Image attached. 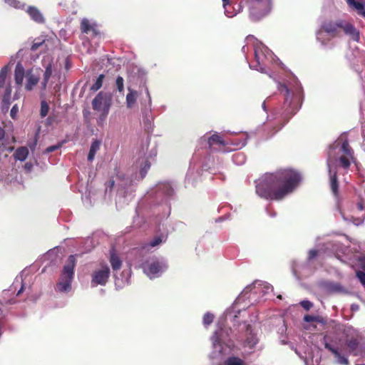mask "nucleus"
Segmentation results:
<instances>
[{
	"instance_id": "72a5a7b5",
	"label": "nucleus",
	"mask_w": 365,
	"mask_h": 365,
	"mask_svg": "<svg viewBox=\"0 0 365 365\" xmlns=\"http://www.w3.org/2000/svg\"><path fill=\"white\" fill-rule=\"evenodd\" d=\"M304 320L307 322H319L320 324H324L325 321L324 319L319 316H313V315H305L304 317Z\"/></svg>"
},
{
	"instance_id": "b1692460",
	"label": "nucleus",
	"mask_w": 365,
	"mask_h": 365,
	"mask_svg": "<svg viewBox=\"0 0 365 365\" xmlns=\"http://www.w3.org/2000/svg\"><path fill=\"white\" fill-rule=\"evenodd\" d=\"M128 93L126 95V104L127 107L130 108H132L134 104L136 103L137 98H138V92L131 88H128Z\"/></svg>"
},
{
	"instance_id": "de8ad7c7",
	"label": "nucleus",
	"mask_w": 365,
	"mask_h": 365,
	"mask_svg": "<svg viewBox=\"0 0 365 365\" xmlns=\"http://www.w3.org/2000/svg\"><path fill=\"white\" fill-rule=\"evenodd\" d=\"M318 250H311L309 252V259L311 260L314 259L318 255Z\"/></svg>"
},
{
	"instance_id": "f03ea898",
	"label": "nucleus",
	"mask_w": 365,
	"mask_h": 365,
	"mask_svg": "<svg viewBox=\"0 0 365 365\" xmlns=\"http://www.w3.org/2000/svg\"><path fill=\"white\" fill-rule=\"evenodd\" d=\"M279 90L284 93L285 98L282 113V120L277 122H268L264 125L266 137L271 138L279 132L289 119L299 110L302 103V91L301 88L290 90L285 84H280Z\"/></svg>"
},
{
	"instance_id": "aec40b11",
	"label": "nucleus",
	"mask_w": 365,
	"mask_h": 365,
	"mask_svg": "<svg viewBox=\"0 0 365 365\" xmlns=\"http://www.w3.org/2000/svg\"><path fill=\"white\" fill-rule=\"evenodd\" d=\"M81 30L82 33L89 34L92 32L93 36H97L98 34V31L96 28L95 24H91L88 19H83L81 22Z\"/></svg>"
},
{
	"instance_id": "37998d69",
	"label": "nucleus",
	"mask_w": 365,
	"mask_h": 365,
	"mask_svg": "<svg viewBox=\"0 0 365 365\" xmlns=\"http://www.w3.org/2000/svg\"><path fill=\"white\" fill-rule=\"evenodd\" d=\"M61 146H62V143H58L57 145L48 146V148H46L44 153H49L53 152L56 150L60 149L61 148Z\"/></svg>"
},
{
	"instance_id": "6ab92c4d",
	"label": "nucleus",
	"mask_w": 365,
	"mask_h": 365,
	"mask_svg": "<svg viewBox=\"0 0 365 365\" xmlns=\"http://www.w3.org/2000/svg\"><path fill=\"white\" fill-rule=\"evenodd\" d=\"M341 29H343L346 34L351 36L354 41L359 40V33L351 24L341 20Z\"/></svg>"
},
{
	"instance_id": "473e14b6",
	"label": "nucleus",
	"mask_w": 365,
	"mask_h": 365,
	"mask_svg": "<svg viewBox=\"0 0 365 365\" xmlns=\"http://www.w3.org/2000/svg\"><path fill=\"white\" fill-rule=\"evenodd\" d=\"M104 78L105 76L103 74H100L96 82L91 86V90L93 91H97L99 90L102 87Z\"/></svg>"
},
{
	"instance_id": "13d9d810",
	"label": "nucleus",
	"mask_w": 365,
	"mask_h": 365,
	"mask_svg": "<svg viewBox=\"0 0 365 365\" xmlns=\"http://www.w3.org/2000/svg\"><path fill=\"white\" fill-rule=\"evenodd\" d=\"M106 118H103L102 116V113L100 115V117H99V120H101V121H103Z\"/></svg>"
},
{
	"instance_id": "5fc2aeb1",
	"label": "nucleus",
	"mask_w": 365,
	"mask_h": 365,
	"mask_svg": "<svg viewBox=\"0 0 365 365\" xmlns=\"http://www.w3.org/2000/svg\"><path fill=\"white\" fill-rule=\"evenodd\" d=\"M223 2V6L226 7L227 5L230 4V0H222Z\"/></svg>"
},
{
	"instance_id": "8fccbe9b",
	"label": "nucleus",
	"mask_w": 365,
	"mask_h": 365,
	"mask_svg": "<svg viewBox=\"0 0 365 365\" xmlns=\"http://www.w3.org/2000/svg\"><path fill=\"white\" fill-rule=\"evenodd\" d=\"M10 98H11V96H6V94H4V97H3V101H4V103H9Z\"/></svg>"
},
{
	"instance_id": "9b49d317",
	"label": "nucleus",
	"mask_w": 365,
	"mask_h": 365,
	"mask_svg": "<svg viewBox=\"0 0 365 365\" xmlns=\"http://www.w3.org/2000/svg\"><path fill=\"white\" fill-rule=\"evenodd\" d=\"M7 163V161H0V180L20 187L21 182L18 180L17 171L14 170L13 165Z\"/></svg>"
},
{
	"instance_id": "f704fd0d",
	"label": "nucleus",
	"mask_w": 365,
	"mask_h": 365,
	"mask_svg": "<svg viewBox=\"0 0 365 365\" xmlns=\"http://www.w3.org/2000/svg\"><path fill=\"white\" fill-rule=\"evenodd\" d=\"M226 365H245V362L238 357L232 356L227 359Z\"/></svg>"
},
{
	"instance_id": "4468645a",
	"label": "nucleus",
	"mask_w": 365,
	"mask_h": 365,
	"mask_svg": "<svg viewBox=\"0 0 365 365\" xmlns=\"http://www.w3.org/2000/svg\"><path fill=\"white\" fill-rule=\"evenodd\" d=\"M110 276V269L107 265L95 270L92 274L91 285L95 287L98 285H105Z\"/></svg>"
},
{
	"instance_id": "e433bc0d",
	"label": "nucleus",
	"mask_w": 365,
	"mask_h": 365,
	"mask_svg": "<svg viewBox=\"0 0 365 365\" xmlns=\"http://www.w3.org/2000/svg\"><path fill=\"white\" fill-rule=\"evenodd\" d=\"M115 86L119 93H123L124 92V79L123 77L118 76L115 80Z\"/></svg>"
},
{
	"instance_id": "0eeeda50",
	"label": "nucleus",
	"mask_w": 365,
	"mask_h": 365,
	"mask_svg": "<svg viewBox=\"0 0 365 365\" xmlns=\"http://www.w3.org/2000/svg\"><path fill=\"white\" fill-rule=\"evenodd\" d=\"M75 266V256L70 255L66 264L63 266L58 282L56 285V292L67 293L71 290V283L74 277Z\"/></svg>"
},
{
	"instance_id": "2f4dec72",
	"label": "nucleus",
	"mask_w": 365,
	"mask_h": 365,
	"mask_svg": "<svg viewBox=\"0 0 365 365\" xmlns=\"http://www.w3.org/2000/svg\"><path fill=\"white\" fill-rule=\"evenodd\" d=\"M9 73L8 66H5L0 70V88L5 86L6 77Z\"/></svg>"
},
{
	"instance_id": "5701e85b",
	"label": "nucleus",
	"mask_w": 365,
	"mask_h": 365,
	"mask_svg": "<svg viewBox=\"0 0 365 365\" xmlns=\"http://www.w3.org/2000/svg\"><path fill=\"white\" fill-rule=\"evenodd\" d=\"M214 161H206L205 163L202 165L195 163L193 165V168H190L188 173L187 174V181L189 182L190 181L192 180L195 178V173H194V168H202V170H207V168L209 167L210 163H213Z\"/></svg>"
},
{
	"instance_id": "7c9ffc66",
	"label": "nucleus",
	"mask_w": 365,
	"mask_h": 365,
	"mask_svg": "<svg viewBox=\"0 0 365 365\" xmlns=\"http://www.w3.org/2000/svg\"><path fill=\"white\" fill-rule=\"evenodd\" d=\"M101 143L98 140H94L91 145L87 160H93L97 150H99Z\"/></svg>"
},
{
	"instance_id": "4c0bfd02",
	"label": "nucleus",
	"mask_w": 365,
	"mask_h": 365,
	"mask_svg": "<svg viewBox=\"0 0 365 365\" xmlns=\"http://www.w3.org/2000/svg\"><path fill=\"white\" fill-rule=\"evenodd\" d=\"M49 111L48 104L45 101H42L41 103L40 115L42 118L46 117Z\"/></svg>"
},
{
	"instance_id": "c756f323",
	"label": "nucleus",
	"mask_w": 365,
	"mask_h": 365,
	"mask_svg": "<svg viewBox=\"0 0 365 365\" xmlns=\"http://www.w3.org/2000/svg\"><path fill=\"white\" fill-rule=\"evenodd\" d=\"M347 346L349 349L350 352L354 355H359L361 354V349L359 346V343L356 339H350L347 341Z\"/></svg>"
},
{
	"instance_id": "4be33fe9",
	"label": "nucleus",
	"mask_w": 365,
	"mask_h": 365,
	"mask_svg": "<svg viewBox=\"0 0 365 365\" xmlns=\"http://www.w3.org/2000/svg\"><path fill=\"white\" fill-rule=\"evenodd\" d=\"M24 78V68L21 64L18 63L14 71V79L16 85L21 86Z\"/></svg>"
},
{
	"instance_id": "bb28decb",
	"label": "nucleus",
	"mask_w": 365,
	"mask_h": 365,
	"mask_svg": "<svg viewBox=\"0 0 365 365\" xmlns=\"http://www.w3.org/2000/svg\"><path fill=\"white\" fill-rule=\"evenodd\" d=\"M10 143L9 136H6L4 129L0 127V145H2L6 150H12L13 148L9 145Z\"/></svg>"
},
{
	"instance_id": "49530a36",
	"label": "nucleus",
	"mask_w": 365,
	"mask_h": 365,
	"mask_svg": "<svg viewBox=\"0 0 365 365\" xmlns=\"http://www.w3.org/2000/svg\"><path fill=\"white\" fill-rule=\"evenodd\" d=\"M44 41L34 42L31 45V50L32 51H36L41 46H42L44 43Z\"/></svg>"
},
{
	"instance_id": "e2e57ef3",
	"label": "nucleus",
	"mask_w": 365,
	"mask_h": 365,
	"mask_svg": "<svg viewBox=\"0 0 365 365\" xmlns=\"http://www.w3.org/2000/svg\"><path fill=\"white\" fill-rule=\"evenodd\" d=\"M262 107L264 108V109H265V102H263Z\"/></svg>"
},
{
	"instance_id": "338daca9",
	"label": "nucleus",
	"mask_w": 365,
	"mask_h": 365,
	"mask_svg": "<svg viewBox=\"0 0 365 365\" xmlns=\"http://www.w3.org/2000/svg\"><path fill=\"white\" fill-rule=\"evenodd\" d=\"M277 298H279V299H282V296H281V295H279V296L277 297Z\"/></svg>"
},
{
	"instance_id": "0e129e2a",
	"label": "nucleus",
	"mask_w": 365,
	"mask_h": 365,
	"mask_svg": "<svg viewBox=\"0 0 365 365\" xmlns=\"http://www.w3.org/2000/svg\"><path fill=\"white\" fill-rule=\"evenodd\" d=\"M23 274H24V273H22V274H21V282L23 281V279H22Z\"/></svg>"
},
{
	"instance_id": "6e6d98bb",
	"label": "nucleus",
	"mask_w": 365,
	"mask_h": 365,
	"mask_svg": "<svg viewBox=\"0 0 365 365\" xmlns=\"http://www.w3.org/2000/svg\"><path fill=\"white\" fill-rule=\"evenodd\" d=\"M255 58H256V61H257V63L259 64V54L255 51Z\"/></svg>"
},
{
	"instance_id": "423d86ee",
	"label": "nucleus",
	"mask_w": 365,
	"mask_h": 365,
	"mask_svg": "<svg viewBox=\"0 0 365 365\" xmlns=\"http://www.w3.org/2000/svg\"><path fill=\"white\" fill-rule=\"evenodd\" d=\"M329 160H354V152L345 136H340L328 150Z\"/></svg>"
},
{
	"instance_id": "864d4df0",
	"label": "nucleus",
	"mask_w": 365,
	"mask_h": 365,
	"mask_svg": "<svg viewBox=\"0 0 365 365\" xmlns=\"http://www.w3.org/2000/svg\"><path fill=\"white\" fill-rule=\"evenodd\" d=\"M24 289V284L22 282L21 289L18 291L17 295H19Z\"/></svg>"
},
{
	"instance_id": "6e6552de",
	"label": "nucleus",
	"mask_w": 365,
	"mask_h": 365,
	"mask_svg": "<svg viewBox=\"0 0 365 365\" xmlns=\"http://www.w3.org/2000/svg\"><path fill=\"white\" fill-rule=\"evenodd\" d=\"M143 272L150 278L159 277L168 268L166 262L163 259L150 257L143 260L138 265Z\"/></svg>"
},
{
	"instance_id": "c85d7f7f",
	"label": "nucleus",
	"mask_w": 365,
	"mask_h": 365,
	"mask_svg": "<svg viewBox=\"0 0 365 365\" xmlns=\"http://www.w3.org/2000/svg\"><path fill=\"white\" fill-rule=\"evenodd\" d=\"M29 155V150L26 147L17 148L14 153V160H26Z\"/></svg>"
},
{
	"instance_id": "3c124183",
	"label": "nucleus",
	"mask_w": 365,
	"mask_h": 365,
	"mask_svg": "<svg viewBox=\"0 0 365 365\" xmlns=\"http://www.w3.org/2000/svg\"><path fill=\"white\" fill-rule=\"evenodd\" d=\"M48 82V81H45V78L43 79V81L41 82V86H42L43 89H46Z\"/></svg>"
},
{
	"instance_id": "2eb2a0df",
	"label": "nucleus",
	"mask_w": 365,
	"mask_h": 365,
	"mask_svg": "<svg viewBox=\"0 0 365 365\" xmlns=\"http://www.w3.org/2000/svg\"><path fill=\"white\" fill-rule=\"evenodd\" d=\"M22 170L26 174H37L45 169V161H19Z\"/></svg>"
},
{
	"instance_id": "603ef678",
	"label": "nucleus",
	"mask_w": 365,
	"mask_h": 365,
	"mask_svg": "<svg viewBox=\"0 0 365 365\" xmlns=\"http://www.w3.org/2000/svg\"><path fill=\"white\" fill-rule=\"evenodd\" d=\"M359 309V306L356 304H352L351 305V310L353 311H357Z\"/></svg>"
},
{
	"instance_id": "393cba45",
	"label": "nucleus",
	"mask_w": 365,
	"mask_h": 365,
	"mask_svg": "<svg viewBox=\"0 0 365 365\" xmlns=\"http://www.w3.org/2000/svg\"><path fill=\"white\" fill-rule=\"evenodd\" d=\"M349 6H353L357 13L365 18V3H361L355 0H346Z\"/></svg>"
},
{
	"instance_id": "052dcab7",
	"label": "nucleus",
	"mask_w": 365,
	"mask_h": 365,
	"mask_svg": "<svg viewBox=\"0 0 365 365\" xmlns=\"http://www.w3.org/2000/svg\"><path fill=\"white\" fill-rule=\"evenodd\" d=\"M110 184H111V187H113L114 184H115V181L113 180L110 182Z\"/></svg>"
},
{
	"instance_id": "dca6fc26",
	"label": "nucleus",
	"mask_w": 365,
	"mask_h": 365,
	"mask_svg": "<svg viewBox=\"0 0 365 365\" xmlns=\"http://www.w3.org/2000/svg\"><path fill=\"white\" fill-rule=\"evenodd\" d=\"M323 342L325 348L334 355L335 358L336 359V362L339 364L349 365V361L347 358L340 354L338 347H336L334 345L331 344V339L329 336L325 335L324 336Z\"/></svg>"
},
{
	"instance_id": "c03bdc74",
	"label": "nucleus",
	"mask_w": 365,
	"mask_h": 365,
	"mask_svg": "<svg viewBox=\"0 0 365 365\" xmlns=\"http://www.w3.org/2000/svg\"><path fill=\"white\" fill-rule=\"evenodd\" d=\"M300 304L302 307L306 310H309L313 306L312 303L308 300H303L300 302Z\"/></svg>"
},
{
	"instance_id": "bf43d9fd",
	"label": "nucleus",
	"mask_w": 365,
	"mask_h": 365,
	"mask_svg": "<svg viewBox=\"0 0 365 365\" xmlns=\"http://www.w3.org/2000/svg\"><path fill=\"white\" fill-rule=\"evenodd\" d=\"M357 207H358V208H359V210H363V206H362V205H361V204H358V205H357Z\"/></svg>"
},
{
	"instance_id": "79ce46f5",
	"label": "nucleus",
	"mask_w": 365,
	"mask_h": 365,
	"mask_svg": "<svg viewBox=\"0 0 365 365\" xmlns=\"http://www.w3.org/2000/svg\"><path fill=\"white\" fill-rule=\"evenodd\" d=\"M356 275L361 284L365 287V272L362 271H357L356 272Z\"/></svg>"
},
{
	"instance_id": "4d7b16f0",
	"label": "nucleus",
	"mask_w": 365,
	"mask_h": 365,
	"mask_svg": "<svg viewBox=\"0 0 365 365\" xmlns=\"http://www.w3.org/2000/svg\"><path fill=\"white\" fill-rule=\"evenodd\" d=\"M292 269H293V272H294V274L295 275H297V267H294V266H293Z\"/></svg>"
},
{
	"instance_id": "ddd939ff",
	"label": "nucleus",
	"mask_w": 365,
	"mask_h": 365,
	"mask_svg": "<svg viewBox=\"0 0 365 365\" xmlns=\"http://www.w3.org/2000/svg\"><path fill=\"white\" fill-rule=\"evenodd\" d=\"M229 335V330L222 329V326L218 324V329L214 332L211 337L214 353L215 354H222L223 353L222 343L225 341V337Z\"/></svg>"
},
{
	"instance_id": "f257e3e1",
	"label": "nucleus",
	"mask_w": 365,
	"mask_h": 365,
	"mask_svg": "<svg viewBox=\"0 0 365 365\" xmlns=\"http://www.w3.org/2000/svg\"><path fill=\"white\" fill-rule=\"evenodd\" d=\"M301 180V174L293 169L266 173L256 182V193L262 198L281 200L292 193Z\"/></svg>"
},
{
	"instance_id": "a211bd4d",
	"label": "nucleus",
	"mask_w": 365,
	"mask_h": 365,
	"mask_svg": "<svg viewBox=\"0 0 365 365\" xmlns=\"http://www.w3.org/2000/svg\"><path fill=\"white\" fill-rule=\"evenodd\" d=\"M27 14L29 15L31 19L34 21L37 24H43L45 23V19L40 11V10L33 6H30L28 7L26 10Z\"/></svg>"
},
{
	"instance_id": "cd10ccee",
	"label": "nucleus",
	"mask_w": 365,
	"mask_h": 365,
	"mask_svg": "<svg viewBox=\"0 0 365 365\" xmlns=\"http://www.w3.org/2000/svg\"><path fill=\"white\" fill-rule=\"evenodd\" d=\"M39 81V78L36 76L35 75L31 74L27 76L26 83L25 85V88L27 91H31L33 88L38 84Z\"/></svg>"
},
{
	"instance_id": "1a4fd4ad",
	"label": "nucleus",
	"mask_w": 365,
	"mask_h": 365,
	"mask_svg": "<svg viewBox=\"0 0 365 365\" xmlns=\"http://www.w3.org/2000/svg\"><path fill=\"white\" fill-rule=\"evenodd\" d=\"M110 263L114 273L115 286L122 288L129 284L130 270L125 269L118 276V272L122 266V260L113 250L110 251Z\"/></svg>"
},
{
	"instance_id": "39448f33",
	"label": "nucleus",
	"mask_w": 365,
	"mask_h": 365,
	"mask_svg": "<svg viewBox=\"0 0 365 365\" xmlns=\"http://www.w3.org/2000/svg\"><path fill=\"white\" fill-rule=\"evenodd\" d=\"M273 290V287L271 284H268L267 282H262V281H256L252 284H250L247 287H246L243 291L240 293V294L238 296V297L235 301L232 311L228 310L227 312V317H232V312L235 314L233 315V317L236 318L237 316L235 312L237 314H240V310L237 312H235L234 310L235 307L240 304L241 302L244 301L245 299H250L252 298V295H257V294H262L263 295L268 294L269 292H272Z\"/></svg>"
},
{
	"instance_id": "69168bd1",
	"label": "nucleus",
	"mask_w": 365,
	"mask_h": 365,
	"mask_svg": "<svg viewBox=\"0 0 365 365\" xmlns=\"http://www.w3.org/2000/svg\"><path fill=\"white\" fill-rule=\"evenodd\" d=\"M15 141V139L14 137H12V140H11V142L14 143Z\"/></svg>"
},
{
	"instance_id": "ea45409f",
	"label": "nucleus",
	"mask_w": 365,
	"mask_h": 365,
	"mask_svg": "<svg viewBox=\"0 0 365 365\" xmlns=\"http://www.w3.org/2000/svg\"><path fill=\"white\" fill-rule=\"evenodd\" d=\"M213 319H214L213 314H212L209 312L206 313L203 317V324L205 326L210 325L212 322Z\"/></svg>"
},
{
	"instance_id": "f8f14e48",
	"label": "nucleus",
	"mask_w": 365,
	"mask_h": 365,
	"mask_svg": "<svg viewBox=\"0 0 365 365\" xmlns=\"http://www.w3.org/2000/svg\"><path fill=\"white\" fill-rule=\"evenodd\" d=\"M111 106V99L103 92L98 93L92 101L93 110L102 112V116L106 118Z\"/></svg>"
},
{
	"instance_id": "a19ab883",
	"label": "nucleus",
	"mask_w": 365,
	"mask_h": 365,
	"mask_svg": "<svg viewBox=\"0 0 365 365\" xmlns=\"http://www.w3.org/2000/svg\"><path fill=\"white\" fill-rule=\"evenodd\" d=\"M5 1L9 4L11 6H13L16 9H20L21 7H23V4H21L19 1L18 0H5Z\"/></svg>"
},
{
	"instance_id": "20e7f679",
	"label": "nucleus",
	"mask_w": 365,
	"mask_h": 365,
	"mask_svg": "<svg viewBox=\"0 0 365 365\" xmlns=\"http://www.w3.org/2000/svg\"><path fill=\"white\" fill-rule=\"evenodd\" d=\"M150 166L149 161H134L128 172L127 178L117 175V178L120 180L119 186L124 190L127 186L140 181L145 178Z\"/></svg>"
},
{
	"instance_id": "7ed1b4c3",
	"label": "nucleus",
	"mask_w": 365,
	"mask_h": 365,
	"mask_svg": "<svg viewBox=\"0 0 365 365\" xmlns=\"http://www.w3.org/2000/svg\"><path fill=\"white\" fill-rule=\"evenodd\" d=\"M200 143L208 149L210 153H228L242 148L246 145L247 140L246 139L225 140L222 135L215 132L210 136L207 135L202 136Z\"/></svg>"
},
{
	"instance_id": "c9c22d12",
	"label": "nucleus",
	"mask_w": 365,
	"mask_h": 365,
	"mask_svg": "<svg viewBox=\"0 0 365 365\" xmlns=\"http://www.w3.org/2000/svg\"><path fill=\"white\" fill-rule=\"evenodd\" d=\"M162 242L163 240L160 237H156L152 241H150V242L148 245L144 246L142 250H148L149 247H154L155 246L159 245L160 243H162Z\"/></svg>"
},
{
	"instance_id": "680f3d73",
	"label": "nucleus",
	"mask_w": 365,
	"mask_h": 365,
	"mask_svg": "<svg viewBox=\"0 0 365 365\" xmlns=\"http://www.w3.org/2000/svg\"><path fill=\"white\" fill-rule=\"evenodd\" d=\"M272 217H274L276 215L275 212H273L272 214H269Z\"/></svg>"
},
{
	"instance_id": "9d476101",
	"label": "nucleus",
	"mask_w": 365,
	"mask_h": 365,
	"mask_svg": "<svg viewBox=\"0 0 365 365\" xmlns=\"http://www.w3.org/2000/svg\"><path fill=\"white\" fill-rule=\"evenodd\" d=\"M330 178V186L333 194L338 195V182L336 173L339 168L347 169L350 166V161H328L327 163Z\"/></svg>"
},
{
	"instance_id": "f3484780",
	"label": "nucleus",
	"mask_w": 365,
	"mask_h": 365,
	"mask_svg": "<svg viewBox=\"0 0 365 365\" xmlns=\"http://www.w3.org/2000/svg\"><path fill=\"white\" fill-rule=\"evenodd\" d=\"M341 20L336 21H324L322 25V30L332 37H335L339 34L341 30Z\"/></svg>"
},
{
	"instance_id": "412c9836",
	"label": "nucleus",
	"mask_w": 365,
	"mask_h": 365,
	"mask_svg": "<svg viewBox=\"0 0 365 365\" xmlns=\"http://www.w3.org/2000/svg\"><path fill=\"white\" fill-rule=\"evenodd\" d=\"M247 331L248 333L245 341V346L250 349H252L258 343V338L256 334L252 332L250 325L247 327Z\"/></svg>"
},
{
	"instance_id": "a18cd8bd",
	"label": "nucleus",
	"mask_w": 365,
	"mask_h": 365,
	"mask_svg": "<svg viewBox=\"0 0 365 365\" xmlns=\"http://www.w3.org/2000/svg\"><path fill=\"white\" fill-rule=\"evenodd\" d=\"M19 112V108L17 106V105H14L11 109V111H10V115L11 117L13 118V119H16V115H17V113Z\"/></svg>"
},
{
	"instance_id": "58836bf2",
	"label": "nucleus",
	"mask_w": 365,
	"mask_h": 365,
	"mask_svg": "<svg viewBox=\"0 0 365 365\" xmlns=\"http://www.w3.org/2000/svg\"><path fill=\"white\" fill-rule=\"evenodd\" d=\"M52 75V64L48 63L47 66L46 67L44 73H43V78H45V81H48L51 76Z\"/></svg>"
},
{
	"instance_id": "09e8293b",
	"label": "nucleus",
	"mask_w": 365,
	"mask_h": 365,
	"mask_svg": "<svg viewBox=\"0 0 365 365\" xmlns=\"http://www.w3.org/2000/svg\"><path fill=\"white\" fill-rule=\"evenodd\" d=\"M11 85H8L7 87L6 88L4 94H6V96H11Z\"/></svg>"
},
{
	"instance_id": "a878e982",
	"label": "nucleus",
	"mask_w": 365,
	"mask_h": 365,
	"mask_svg": "<svg viewBox=\"0 0 365 365\" xmlns=\"http://www.w3.org/2000/svg\"><path fill=\"white\" fill-rule=\"evenodd\" d=\"M158 190L166 197H170L173 193V189L168 182H163L158 185Z\"/></svg>"
}]
</instances>
